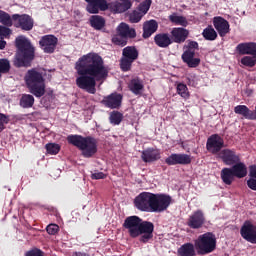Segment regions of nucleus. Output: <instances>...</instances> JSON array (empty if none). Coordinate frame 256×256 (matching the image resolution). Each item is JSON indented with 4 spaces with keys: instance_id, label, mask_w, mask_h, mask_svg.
<instances>
[{
    "instance_id": "41",
    "label": "nucleus",
    "mask_w": 256,
    "mask_h": 256,
    "mask_svg": "<svg viewBox=\"0 0 256 256\" xmlns=\"http://www.w3.org/2000/svg\"><path fill=\"white\" fill-rule=\"evenodd\" d=\"M109 119L112 125H119L121 121H123V114L119 112H112Z\"/></svg>"
},
{
    "instance_id": "15",
    "label": "nucleus",
    "mask_w": 256,
    "mask_h": 256,
    "mask_svg": "<svg viewBox=\"0 0 256 256\" xmlns=\"http://www.w3.org/2000/svg\"><path fill=\"white\" fill-rule=\"evenodd\" d=\"M205 225V213L202 210L194 211L187 220V226L190 229H201Z\"/></svg>"
},
{
    "instance_id": "39",
    "label": "nucleus",
    "mask_w": 256,
    "mask_h": 256,
    "mask_svg": "<svg viewBox=\"0 0 256 256\" xmlns=\"http://www.w3.org/2000/svg\"><path fill=\"white\" fill-rule=\"evenodd\" d=\"M177 93L182 97V99H189L190 97L189 88H187V85L183 83H179L177 85Z\"/></svg>"
},
{
    "instance_id": "20",
    "label": "nucleus",
    "mask_w": 256,
    "mask_h": 256,
    "mask_svg": "<svg viewBox=\"0 0 256 256\" xmlns=\"http://www.w3.org/2000/svg\"><path fill=\"white\" fill-rule=\"evenodd\" d=\"M236 51L240 55H252L256 57V43L255 42L240 43L237 45Z\"/></svg>"
},
{
    "instance_id": "47",
    "label": "nucleus",
    "mask_w": 256,
    "mask_h": 256,
    "mask_svg": "<svg viewBox=\"0 0 256 256\" xmlns=\"http://www.w3.org/2000/svg\"><path fill=\"white\" fill-rule=\"evenodd\" d=\"M188 79V85L190 87H197L199 85V76H196L195 74L191 73L187 77Z\"/></svg>"
},
{
    "instance_id": "8",
    "label": "nucleus",
    "mask_w": 256,
    "mask_h": 256,
    "mask_svg": "<svg viewBox=\"0 0 256 256\" xmlns=\"http://www.w3.org/2000/svg\"><path fill=\"white\" fill-rule=\"evenodd\" d=\"M155 199V194L144 192L138 195L135 200V207L140 211H146L147 213H153V203Z\"/></svg>"
},
{
    "instance_id": "22",
    "label": "nucleus",
    "mask_w": 256,
    "mask_h": 256,
    "mask_svg": "<svg viewBox=\"0 0 256 256\" xmlns=\"http://www.w3.org/2000/svg\"><path fill=\"white\" fill-rule=\"evenodd\" d=\"M172 41L174 43H185L189 37V30L185 28H173L171 31Z\"/></svg>"
},
{
    "instance_id": "51",
    "label": "nucleus",
    "mask_w": 256,
    "mask_h": 256,
    "mask_svg": "<svg viewBox=\"0 0 256 256\" xmlns=\"http://www.w3.org/2000/svg\"><path fill=\"white\" fill-rule=\"evenodd\" d=\"M7 123H9V117L0 113V132L5 129V125H7Z\"/></svg>"
},
{
    "instance_id": "10",
    "label": "nucleus",
    "mask_w": 256,
    "mask_h": 256,
    "mask_svg": "<svg viewBox=\"0 0 256 256\" xmlns=\"http://www.w3.org/2000/svg\"><path fill=\"white\" fill-rule=\"evenodd\" d=\"M131 0H112L107 2L105 0V8L100 9V11H111V13H125L131 9Z\"/></svg>"
},
{
    "instance_id": "33",
    "label": "nucleus",
    "mask_w": 256,
    "mask_h": 256,
    "mask_svg": "<svg viewBox=\"0 0 256 256\" xmlns=\"http://www.w3.org/2000/svg\"><path fill=\"white\" fill-rule=\"evenodd\" d=\"M195 244L186 243L178 249V255L180 256H195Z\"/></svg>"
},
{
    "instance_id": "50",
    "label": "nucleus",
    "mask_w": 256,
    "mask_h": 256,
    "mask_svg": "<svg viewBox=\"0 0 256 256\" xmlns=\"http://www.w3.org/2000/svg\"><path fill=\"white\" fill-rule=\"evenodd\" d=\"M199 47V44L195 41H189L187 43L186 46H184V49H186V51H194L195 53V49H197Z\"/></svg>"
},
{
    "instance_id": "32",
    "label": "nucleus",
    "mask_w": 256,
    "mask_h": 256,
    "mask_svg": "<svg viewBox=\"0 0 256 256\" xmlns=\"http://www.w3.org/2000/svg\"><path fill=\"white\" fill-rule=\"evenodd\" d=\"M221 179L225 185H231L235 181V174L231 168H224L221 171Z\"/></svg>"
},
{
    "instance_id": "27",
    "label": "nucleus",
    "mask_w": 256,
    "mask_h": 256,
    "mask_svg": "<svg viewBox=\"0 0 256 256\" xmlns=\"http://www.w3.org/2000/svg\"><path fill=\"white\" fill-rule=\"evenodd\" d=\"M158 27H159V24H157V21L155 20H149L145 22L143 26L144 39H149V37H151V35L155 33V31H157Z\"/></svg>"
},
{
    "instance_id": "48",
    "label": "nucleus",
    "mask_w": 256,
    "mask_h": 256,
    "mask_svg": "<svg viewBox=\"0 0 256 256\" xmlns=\"http://www.w3.org/2000/svg\"><path fill=\"white\" fill-rule=\"evenodd\" d=\"M143 14L140 13L139 11H134L130 14V22L131 23H139V21H141V19H143Z\"/></svg>"
},
{
    "instance_id": "55",
    "label": "nucleus",
    "mask_w": 256,
    "mask_h": 256,
    "mask_svg": "<svg viewBox=\"0 0 256 256\" xmlns=\"http://www.w3.org/2000/svg\"><path fill=\"white\" fill-rule=\"evenodd\" d=\"M250 177L252 179H256V166H251L250 167Z\"/></svg>"
},
{
    "instance_id": "17",
    "label": "nucleus",
    "mask_w": 256,
    "mask_h": 256,
    "mask_svg": "<svg viewBox=\"0 0 256 256\" xmlns=\"http://www.w3.org/2000/svg\"><path fill=\"white\" fill-rule=\"evenodd\" d=\"M167 165H189L191 156L189 154H171L165 160Z\"/></svg>"
},
{
    "instance_id": "4",
    "label": "nucleus",
    "mask_w": 256,
    "mask_h": 256,
    "mask_svg": "<svg viewBox=\"0 0 256 256\" xmlns=\"http://www.w3.org/2000/svg\"><path fill=\"white\" fill-rule=\"evenodd\" d=\"M16 47L18 49V53L14 64L16 67H27L29 63L33 61V57H35V49L31 45L29 39L24 36L16 38Z\"/></svg>"
},
{
    "instance_id": "43",
    "label": "nucleus",
    "mask_w": 256,
    "mask_h": 256,
    "mask_svg": "<svg viewBox=\"0 0 256 256\" xmlns=\"http://www.w3.org/2000/svg\"><path fill=\"white\" fill-rule=\"evenodd\" d=\"M46 150L47 153H49V155H57V153L61 151V146H59V144L56 143H49L46 144Z\"/></svg>"
},
{
    "instance_id": "2",
    "label": "nucleus",
    "mask_w": 256,
    "mask_h": 256,
    "mask_svg": "<svg viewBox=\"0 0 256 256\" xmlns=\"http://www.w3.org/2000/svg\"><path fill=\"white\" fill-rule=\"evenodd\" d=\"M123 227L133 239L140 237L141 243H148L150 239H153V223L143 221L138 216L127 217Z\"/></svg>"
},
{
    "instance_id": "5",
    "label": "nucleus",
    "mask_w": 256,
    "mask_h": 256,
    "mask_svg": "<svg viewBox=\"0 0 256 256\" xmlns=\"http://www.w3.org/2000/svg\"><path fill=\"white\" fill-rule=\"evenodd\" d=\"M67 141L71 145H74V147H78L82 151L83 157H93L97 153V141L92 137L69 135Z\"/></svg>"
},
{
    "instance_id": "7",
    "label": "nucleus",
    "mask_w": 256,
    "mask_h": 256,
    "mask_svg": "<svg viewBox=\"0 0 256 256\" xmlns=\"http://www.w3.org/2000/svg\"><path fill=\"white\" fill-rule=\"evenodd\" d=\"M194 247L198 255H209V253H213L217 247V238H215L213 233L207 232L198 236L194 241Z\"/></svg>"
},
{
    "instance_id": "30",
    "label": "nucleus",
    "mask_w": 256,
    "mask_h": 256,
    "mask_svg": "<svg viewBox=\"0 0 256 256\" xmlns=\"http://www.w3.org/2000/svg\"><path fill=\"white\" fill-rule=\"evenodd\" d=\"M154 41L158 47L162 48L168 47L171 45V43H173L169 34L166 33L157 34L154 38Z\"/></svg>"
},
{
    "instance_id": "25",
    "label": "nucleus",
    "mask_w": 256,
    "mask_h": 256,
    "mask_svg": "<svg viewBox=\"0 0 256 256\" xmlns=\"http://www.w3.org/2000/svg\"><path fill=\"white\" fill-rule=\"evenodd\" d=\"M117 33L118 35H121V37H125L126 39H133L137 35L135 29L130 28L128 24L123 22L120 23L117 27Z\"/></svg>"
},
{
    "instance_id": "49",
    "label": "nucleus",
    "mask_w": 256,
    "mask_h": 256,
    "mask_svg": "<svg viewBox=\"0 0 256 256\" xmlns=\"http://www.w3.org/2000/svg\"><path fill=\"white\" fill-rule=\"evenodd\" d=\"M46 231L49 235H57L59 232V226L57 224H49L46 227Z\"/></svg>"
},
{
    "instance_id": "29",
    "label": "nucleus",
    "mask_w": 256,
    "mask_h": 256,
    "mask_svg": "<svg viewBox=\"0 0 256 256\" xmlns=\"http://www.w3.org/2000/svg\"><path fill=\"white\" fill-rule=\"evenodd\" d=\"M128 87L134 95H141L145 86L143 85V80L134 78L129 82Z\"/></svg>"
},
{
    "instance_id": "26",
    "label": "nucleus",
    "mask_w": 256,
    "mask_h": 256,
    "mask_svg": "<svg viewBox=\"0 0 256 256\" xmlns=\"http://www.w3.org/2000/svg\"><path fill=\"white\" fill-rule=\"evenodd\" d=\"M88 3L86 10L88 13L97 14L100 9H105V0H85Z\"/></svg>"
},
{
    "instance_id": "18",
    "label": "nucleus",
    "mask_w": 256,
    "mask_h": 256,
    "mask_svg": "<svg viewBox=\"0 0 256 256\" xmlns=\"http://www.w3.org/2000/svg\"><path fill=\"white\" fill-rule=\"evenodd\" d=\"M123 100V96L121 94L113 93L107 97H104L102 103L105 107H109L110 109H117L121 107V101Z\"/></svg>"
},
{
    "instance_id": "3",
    "label": "nucleus",
    "mask_w": 256,
    "mask_h": 256,
    "mask_svg": "<svg viewBox=\"0 0 256 256\" xmlns=\"http://www.w3.org/2000/svg\"><path fill=\"white\" fill-rule=\"evenodd\" d=\"M123 227L133 239L140 237L141 243H148L150 239H153V223L143 221L138 216L127 217Z\"/></svg>"
},
{
    "instance_id": "36",
    "label": "nucleus",
    "mask_w": 256,
    "mask_h": 256,
    "mask_svg": "<svg viewBox=\"0 0 256 256\" xmlns=\"http://www.w3.org/2000/svg\"><path fill=\"white\" fill-rule=\"evenodd\" d=\"M202 35L206 41H215L217 39V32L212 26H208L202 32Z\"/></svg>"
},
{
    "instance_id": "9",
    "label": "nucleus",
    "mask_w": 256,
    "mask_h": 256,
    "mask_svg": "<svg viewBox=\"0 0 256 256\" xmlns=\"http://www.w3.org/2000/svg\"><path fill=\"white\" fill-rule=\"evenodd\" d=\"M122 55L120 67L122 71H129L133 61L137 60V57H139V52L135 47L128 46L123 49Z\"/></svg>"
},
{
    "instance_id": "42",
    "label": "nucleus",
    "mask_w": 256,
    "mask_h": 256,
    "mask_svg": "<svg viewBox=\"0 0 256 256\" xmlns=\"http://www.w3.org/2000/svg\"><path fill=\"white\" fill-rule=\"evenodd\" d=\"M112 43H114V45H120V47H125V45H127V38L118 33V35L112 37Z\"/></svg>"
},
{
    "instance_id": "54",
    "label": "nucleus",
    "mask_w": 256,
    "mask_h": 256,
    "mask_svg": "<svg viewBox=\"0 0 256 256\" xmlns=\"http://www.w3.org/2000/svg\"><path fill=\"white\" fill-rule=\"evenodd\" d=\"M92 179H105L103 172H94L92 173Z\"/></svg>"
},
{
    "instance_id": "23",
    "label": "nucleus",
    "mask_w": 256,
    "mask_h": 256,
    "mask_svg": "<svg viewBox=\"0 0 256 256\" xmlns=\"http://www.w3.org/2000/svg\"><path fill=\"white\" fill-rule=\"evenodd\" d=\"M182 61L188 65V67H199L201 59L195 57V51L185 50L182 54Z\"/></svg>"
},
{
    "instance_id": "16",
    "label": "nucleus",
    "mask_w": 256,
    "mask_h": 256,
    "mask_svg": "<svg viewBox=\"0 0 256 256\" xmlns=\"http://www.w3.org/2000/svg\"><path fill=\"white\" fill-rule=\"evenodd\" d=\"M223 145H225V142L223 141V138L221 136L214 134L210 136L207 140L206 149L213 153L214 155L219 153L221 149H223Z\"/></svg>"
},
{
    "instance_id": "53",
    "label": "nucleus",
    "mask_w": 256,
    "mask_h": 256,
    "mask_svg": "<svg viewBox=\"0 0 256 256\" xmlns=\"http://www.w3.org/2000/svg\"><path fill=\"white\" fill-rule=\"evenodd\" d=\"M247 185H248L249 189H252V191H256V179L255 178H250L247 181Z\"/></svg>"
},
{
    "instance_id": "40",
    "label": "nucleus",
    "mask_w": 256,
    "mask_h": 256,
    "mask_svg": "<svg viewBox=\"0 0 256 256\" xmlns=\"http://www.w3.org/2000/svg\"><path fill=\"white\" fill-rule=\"evenodd\" d=\"M240 63L244 65V67H255L256 65V56H244Z\"/></svg>"
},
{
    "instance_id": "28",
    "label": "nucleus",
    "mask_w": 256,
    "mask_h": 256,
    "mask_svg": "<svg viewBox=\"0 0 256 256\" xmlns=\"http://www.w3.org/2000/svg\"><path fill=\"white\" fill-rule=\"evenodd\" d=\"M232 173L238 179H243V177H247V165L243 162H236L234 166H232Z\"/></svg>"
},
{
    "instance_id": "19",
    "label": "nucleus",
    "mask_w": 256,
    "mask_h": 256,
    "mask_svg": "<svg viewBox=\"0 0 256 256\" xmlns=\"http://www.w3.org/2000/svg\"><path fill=\"white\" fill-rule=\"evenodd\" d=\"M218 157L222 159V161L226 165H235V163H239V156L235 154L234 151L229 150V149H224L222 150L219 154Z\"/></svg>"
},
{
    "instance_id": "57",
    "label": "nucleus",
    "mask_w": 256,
    "mask_h": 256,
    "mask_svg": "<svg viewBox=\"0 0 256 256\" xmlns=\"http://www.w3.org/2000/svg\"><path fill=\"white\" fill-rule=\"evenodd\" d=\"M0 77H1V73H0Z\"/></svg>"
},
{
    "instance_id": "31",
    "label": "nucleus",
    "mask_w": 256,
    "mask_h": 256,
    "mask_svg": "<svg viewBox=\"0 0 256 256\" xmlns=\"http://www.w3.org/2000/svg\"><path fill=\"white\" fill-rule=\"evenodd\" d=\"M234 113L236 115H242L244 119H249L253 121L252 111L246 105H238L234 108Z\"/></svg>"
},
{
    "instance_id": "56",
    "label": "nucleus",
    "mask_w": 256,
    "mask_h": 256,
    "mask_svg": "<svg viewBox=\"0 0 256 256\" xmlns=\"http://www.w3.org/2000/svg\"><path fill=\"white\" fill-rule=\"evenodd\" d=\"M7 45V42L5 40H0V49H3Z\"/></svg>"
},
{
    "instance_id": "34",
    "label": "nucleus",
    "mask_w": 256,
    "mask_h": 256,
    "mask_svg": "<svg viewBox=\"0 0 256 256\" xmlns=\"http://www.w3.org/2000/svg\"><path fill=\"white\" fill-rule=\"evenodd\" d=\"M90 25L97 31H101L105 27V18L99 15L91 16Z\"/></svg>"
},
{
    "instance_id": "44",
    "label": "nucleus",
    "mask_w": 256,
    "mask_h": 256,
    "mask_svg": "<svg viewBox=\"0 0 256 256\" xmlns=\"http://www.w3.org/2000/svg\"><path fill=\"white\" fill-rule=\"evenodd\" d=\"M151 3V0H145L139 5L138 11L143 15H146L147 11H149V9L151 8Z\"/></svg>"
},
{
    "instance_id": "35",
    "label": "nucleus",
    "mask_w": 256,
    "mask_h": 256,
    "mask_svg": "<svg viewBox=\"0 0 256 256\" xmlns=\"http://www.w3.org/2000/svg\"><path fill=\"white\" fill-rule=\"evenodd\" d=\"M33 103H35V98L31 94H24L20 99V105L24 109H29L33 107Z\"/></svg>"
},
{
    "instance_id": "38",
    "label": "nucleus",
    "mask_w": 256,
    "mask_h": 256,
    "mask_svg": "<svg viewBox=\"0 0 256 256\" xmlns=\"http://www.w3.org/2000/svg\"><path fill=\"white\" fill-rule=\"evenodd\" d=\"M0 23L6 27H13V18L7 12L0 10Z\"/></svg>"
},
{
    "instance_id": "12",
    "label": "nucleus",
    "mask_w": 256,
    "mask_h": 256,
    "mask_svg": "<svg viewBox=\"0 0 256 256\" xmlns=\"http://www.w3.org/2000/svg\"><path fill=\"white\" fill-rule=\"evenodd\" d=\"M12 19L14 21V25L23 31H31L33 29V18L27 14H14L12 15Z\"/></svg>"
},
{
    "instance_id": "24",
    "label": "nucleus",
    "mask_w": 256,
    "mask_h": 256,
    "mask_svg": "<svg viewBox=\"0 0 256 256\" xmlns=\"http://www.w3.org/2000/svg\"><path fill=\"white\" fill-rule=\"evenodd\" d=\"M141 157L144 163H153L161 159V152L158 149L148 148L142 152Z\"/></svg>"
},
{
    "instance_id": "45",
    "label": "nucleus",
    "mask_w": 256,
    "mask_h": 256,
    "mask_svg": "<svg viewBox=\"0 0 256 256\" xmlns=\"http://www.w3.org/2000/svg\"><path fill=\"white\" fill-rule=\"evenodd\" d=\"M11 69V64L7 59H0V74L1 73H9Z\"/></svg>"
},
{
    "instance_id": "21",
    "label": "nucleus",
    "mask_w": 256,
    "mask_h": 256,
    "mask_svg": "<svg viewBox=\"0 0 256 256\" xmlns=\"http://www.w3.org/2000/svg\"><path fill=\"white\" fill-rule=\"evenodd\" d=\"M213 24L220 37H225L229 33V22L222 17H215Z\"/></svg>"
},
{
    "instance_id": "11",
    "label": "nucleus",
    "mask_w": 256,
    "mask_h": 256,
    "mask_svg": "<svg viewBox=\"0 0 256 256\" xmlns=\"http://www.w3.org/2000/svg\"><path fill=\"white\" fill-rule=\"evenodd\" d=\"M171 205V198L165 194H154L153 213H163Z\"/></svg>"
},
{
    "instance_id": "46",
    "label": "nucleus",
    "mask_w": 256,
    "mask_h": 256,
    "mask_svg": "<svg viewBox=\"0 0 256 256\" xmlns=\"http://www.w3.org/2000/svg\"><path fill=\"white\" fill-rule=\"evenodd\" d=\"M11 33H13L11 31L10 28H8L7 26H1L0 25V39H7L11 36Z\"/></svg>"
},
{
    "instance_id": "1",
    "label": "nucleus",
    "mask_w": 256,
    "mask_h": 256,
    "mask_svg": "<svg viewBox=\"0 0 256 256\" xmlns=\"http://www.w3.org/2000/svg\"><path fill=\"white\" fill-rule=\"evenodd\" d=\"M75 70L79 75L76 78L77 87L91 95H95L97 91V81H105L109 75L103 58L97 53H88L80 57L75 63Z\"/></svg>"
},
{
    "instance_id": "52",
    "label": "nucleus",
    "mask_w": 256,
    "mask_h": 256,
    "mask_svg": "<svg viewBox=\"0 0 256 256\" xmlns=\"http://www.w3.org/2000/svg\"><path fill=\"white\" fill-rule=\"evenodd\" d=\"M43 255H44L43 251L37 248L32 249L26 253V256H43Z\"/></svg>"
},
{
    "instance_id": "14",
    "label": "nucleus",
    "mask_w": 256,
    "mask_h": 256,
    "mask_svg": "<svg viewBox=\"0 0 256 256\" xmlns=\"http://www.w3.org/2000/svg\"><path fill=\"white\" fill-rule=\"evenodd\" d=\"M241 237L248 241V243H252L256 245V225L247 221L243 224L240 230Z\"/></svg>"
},
{
    "instance_id": "37",
    "label": "nucleus",
    "mask_w": 256,
    "mask_h": 256,
    "mask_svg": "<svg viewBox=\"0 0 256 256\" xmlns=\"http://www.w3.org/2000/svg\"><path fill=\"white\" fill-rule=\"evenodd\" d=\"M169 20L171 21V23H174V25H181V27H187L188 25L187 18L179 16L177 14L170 15Z\"/></svg>"
},
{
    "instance_id": "13",
    "label": "nucleus",
    "mask_w": 256,
    "mask_h": 256,
    "mask_svg": "<svg viewBox=\"0 0 256 256\" xmlns=\"http://www.w3.org/2000/svg\"><path fill=\"white\" fill-rule=\"evenodd\" d=\"M57 43H59V39L53 35H45L39 41L40 48L44 53H55Z\"/></svg>"
},
{
    "instance_id": "6",
    "label": "nucleus",
    "mask_w": 256,
    "mask_h": 256,
    "mask_svg": "<svg viewBox=\"0 0 256 256\" xmlns=\"http://www.w3.org/2000/svg\"><path fill=\"white\" fill-rule=\"evenodd\" d=\"M26 85L35 97H43L45 95V79L43 73L37 69L28 70L25 75Z\"/></svg>"
}]
</instances>
